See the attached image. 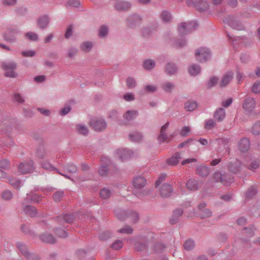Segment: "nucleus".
<instances>
[{
    "label": "nucleus",
    "mask_w": 260,
    "mask_h": 260,
    "mask_svg": "<svg viewBox=\"0 0 260 260\" xmlns=\"http://www.w3.org/2000/svg\"><path fill=\"white\" fill-rule=\"evenodd\" d=\"M218 79L215 77H212L207 83V86L208 88H211L214 86L217 83Z\"/></svg>",
    "instance_id": "nucleus-61"
},
{
    "label": "nucleus",
    "mask_w": 260,
    "mask_h": 260,
    "mask_svg": "<svg viewBox=\"0 0 260 260\" xmlns=\"http://www.w3.org/2000/svg\"><path fill=\"white\" fill-rule=\"evenodd\" d=\"M173 191L172 186L168 184H163L160 189V193L162 197L167 198L171 196Z\"/></svg>",
    "instance_id": "nucleus-19"
},
{
    "label": "nucleus",
    "mask_w": 260,
    "mask_h": 260,
    "mask_svg": "<svg viewBox=\"0 0 260 260\" xmlns=\"http://www.w3.org/2000/svg\"><path fill=\"white\" fill-rule=\"evenodd\" d=\"M126 84L129 88H133L136 87L137 83L134 78L129 77L126 79Z\"/></svg>",
    "instance_id": "nucleus-53"
},
{
    "label": "nucleus",
    "mask_w": 260,
    "mask_h": 260,
    "mask_svg": "<svg viewBox=\"0 0 260 260\" xmlns=\"http://www.w3.org/2000/svg\"><path fill=\"white\" fill-rule=\"evenodd\" d=\"M183 214V211L181 209H176L174 211L172 218L170 219V223L172 224L176 223L178 220V217H180Z\"/></svg>",
    "instance_id": "nucleus-34"
},
{
    "label": "nucleus",
    "mask_w": 260,
    "mask_h": 260,
    "mask_svg": "<svg viewBox=\"0 0 260 260\" xmlns=\"http://www.w3.org/2000/svg\"><path fill=\"white\" fill-rule=\"evenodd\" d=\"M216 142L219 147H223L226 149L229 148V139L225 138H220L216 139Z\"/></svg>",
    "instance_id": "nucleus-36"
},
{
    "label": "nucleus",
    "mask_w": 260,
    "mask_h": 260,
    "mask_svg": "<svg viewBox=\"0 0 260 260\" xmlns=\"http://www.w3.org/2000/svg\"><path fill=\"white\" fill-rule=\"evenodd\" d=\"M186 4L189 6H193L199 11L202 12L208 8V3L204 0H186Z\"/></svg>",
    "instance_id": "nucleus-9"
},
{
    "label": "nucleus",
    "mask_w": 260,
    "mask_h": 260,
    "mask_svg": "<svg viewBox=\"0 0 260 260\" xmlns=\"http://www.w3.org/2000/svg\"><path fill=\"white\" fill-rule=\"evenodd\" d=\"M186 188L191 191L199 189L200 185L198 180L195 179H189L186 183Z\"/></svg>",
    "instance_id": "nucleus-22"
},
{
    "label": "nucleus",
    "mask_w": 260,
    "mask_h": 260,
    "mask_svg": "<svg viewBox=\"0 0 260 260\" xmlns=\"http://www.w3.org/2000/svg\"><path fill=\"white\" fill-rule=\"evenodd\" d=\"M133 229L128 225H126L124 228L120 229L118 230V232L122 234H131L133 233Z\"/></svg>",
    "instance_id": "nucleus-56"
},
{
    "label": "nucleus",
    "mask_w": 260,
    "mask_h": 260,
    "mask_svg": "<svg viewBox=\"0 0 260 260\" xmlns=\"http://www.w3.org/2000/svg\"><path fill=\"white\" fill-rule=\"evenodd\" d=\"M25 37L30 41H37L39 39L38 35L34 32L29 31L25 34Z\"/></svg>",
    "instance_id": "nucleus-46"
},
{
    "label": "nucleus",
    "mask_w": 260,
    "mask_h": 260,
    "mask_svg": "<svg viewBox=\"0 0 260 260\" xmlns=\"http://www.w3.org/2000/svg\"><path fill=\"white\" fill-rule=\"evenodd\" d=\"M58 220L62 224L64 223H71L74 220V216L73 214H62L58 217Z\"/></svg>",
    "instance_id": "nucleus-29"
},
{
    "label": "nucleus",
    "mask_w": 260,
    "mask_h": 260,
    "mask_svg": "<svg viewBox=\"0 0 260 260\" xmlns=\"http://www.w3.org/2000/svg\"><path fill=\"white\" fill-rule=\"evenodd\" d=\"M63 195L64 191L63 190H58L53 194V199L56 202H59L63 197Z\"/></svg>",
    "instance_id": "nucleus-50"
},
{
    "label": "nucleus",
    "mask_w": 260,
    "mask_h": 260,
    "mask_svg": "<svg viewBox=\"0 0 260 260\" xmlns=\"http://www.w3.org/2000/svg\"><path fill=\"white\" fill-rule=\"evenodd\" d=\"M155 62L151 59H147L143 62L144 68L147 70H152L155 66Z\"/></svg>",
    "instance_id": "nucleus-42"
},
{
    "label": "nucleus",
    "mask_w": 260,
    "mask_h": 260,
    "mask_svg": "<svg viewBox=\"0 0 260 260\" xmlns=\"http://www.w3.org/2000/svg\"><path fill=\"white\" fill-rule=\"evenodd\" d=\"M10 167V162L7 159H3L0 161V168L3 169H8Z\"/></svg>",
    "instance_id": "nucleus-62"
},
{
    "label": "nucleus",
    "mask_w": 260,
    "mask_h": 260,
    "mask_svg": "<svg viewBox=\"0 0 260 260\" xmlns=\"http://www.w3.org/2000/svg\"><path fill=\"white\" fill-rule=\"evenodd\" d=\"M252 133L254 135L260 134V121L256 122L252 128Z\"/></svg>",
    "instance_id": "nucleus-54"
},
{
    "label": "nucleus",
    "mask_w": 260,
    "mask_h": 260,
    "mask_svg": "<svg viewBox=\"0 0 260 260\" xmlns=\"http://www.w3.org/2000/svg\"><path fill=\"white\" fill-rule=\"evenodd\" d=\"M74 27L72 25H70L67 28L64 34V37L66 39H69L73 35Z\"/></svg>",
    "instance_id": "nucleus-59"
},
{
    "label": "nucleus",
    "mask_w": 260,
    "mask_h": 260,
    "mask_svg": "<svg viewBox=\"0 0 260 260\" xmlns=\"http://www.w3.org/2000/svg\"><path fill=\"white\" fill-rule=\"evenodd\" d=\"M16 245L19 251L27 260H39L40 259L37 254L29 252L26 245L23 243L18 242L16 243Z\"/></svg>",
    "instance_id": "nucleus-3"
},
{
    "label": "nucleus",
    "mask_w": 260,
    "mask_h": 260,
    "mask_svg": "<svg viewBox=\"0 0 260 260\" xmlns=\"http://www.w3.org/2000/svg\"><path fill=\"white\" fill-rule=\"evenodd\" d=\"M111 191L108 188H104L100 192V196L102 199H107L111 195Z\"/></svg>",
    "instance_id": "nucleus-41"
},
{
    "label": "nucleus",
    "mask_w": 260,
    "mask_h": 260,
    "mask_svg": "<svg viewBox=\"0 0 260 260\" xmlns=\"http://www.w3.org/2000/svg\"><path fill=\"white\" fill-rule=\"evenodd\" d=\"M225 117V111L222 108L217 109L214 113V117L219 122L223 121Z\"/></svg>",
    "instance_id": "nucleus-30"
},
{
    "label": "nucleus",
    "mask_w": 260,
    "mask_h": 260,
    "mask_svg": "<svg viewBox=\"0 0 260 260\" xmlns=\"http://www.w3.org/2000/svg\"><path fill=\"white\" fill-rule=\"evenodd\" d=\"M77 52H78V49L77 48H73V47L70 48L68 50V56L71 58H73L75 55H76V54H77Z\"/></svg>",
    "instance_id": "nucleus-64"
},
{
    "label": "nucleus",
    "mask_w": 260,
    "mask_h": 260,
    "mask_svg": "<svg viewBox=\"0 0 260 260\" xmlns=\"http://www.w3.org/2000/svg\"><path fill=\"white\" fill-rule=\"evenodd\" d=\"M174 87V84L172 82H167L162 85V88L166 92H171Z\"/></svg>",
    "instance_id": "nucleus-48"
},
{
    "label": "nucleus",
    "mask_w": 260,
    "mask_h": 260,
    "mask_svg": "<svg viewBox=\"0 0 260 260\" xmlns=\"http://www.w3.org/2000/svg\"><path fill=\"white\" fill-rule=\"evenodd\" d=\"M37 156L40 159L45 158L48 155L47 151L43 146H40L36 151Z\"/></svg>",
    "instance_id": "nucleus-40"
},
{
    "label": "nucleus",
    "mask_w": 260,
    "mask_h": 260,
    "mask_svg": "<svg viewBox=\"0 0 260 260\" xmlns=\"http://www.w3.org/2000/svg\"><path fill=\"white\" fill-rule=\"evenodd\" d=\"M200 215L202 218H206L211 216L212 212L209 209H205L201 211Z\"/></svg>",
    "instance_id": "nucleus-57"
},
{
    "label": "nucleus",
    "mask_w": 260,
    "mask_h": 260,
    "mask_svg": "<svg viewBox=\"0 0 260 260\" xmlns=\"http://www.w3.org/2000/svg\"><path fill=\"white\" fill-rule=\"evenodd\" d=\"M178 68L175 64L168 63L165 68V73L170 76L175 75L177 72Z\"/></svg>",
    "instance_id": "nucleus-25"
},
{
    "label": "nucleus",
    "mask_w": 260,
    "mask_h": 260,
    "mask_svg": "<svg viewBox=\"0 0 260 260\" xmlns=\"http://www.w3.org/2000/svg\"><path fill=\"white\" fill-rule=\"evenodd\" d=\"M80 47L82 51L85 52H88L92 48L93 44L90 41H85L81 44Z\"/></svg>",
    "instance_id": "nucleus-37"
},
{
    "label": "nucleus",
    "mask_w": 260,
    "mask_h": 260,
    "mask_svg": "<svg viewBox=\"0 0 260 260\" xmlns=\"http://www.w3.org/2000/svg\"><path fill=\"white\" fill-rule=\"evenodd\" d=\"M115 214L118 219L123 220L125 219L126 217H129L131 218L132 222L134 223L137 222L139 218L138 213L132 211L117 210L115 211Z\"/></svg>",
    "instance_id": "nucleus-1"
},
{
    "label": "nucleus",
    "mask_w": 260,
    "mask_h": 260,
    "mask_svg": "<svg viewBox=\"0 0 260 260\" xmlns=\"http://www.w3.org/2000/svg\"><path fill=\"white\" fill-rule=\"evenodd\" d=\"M129 138L132 141L138 142L142 139L143 136L140 133L135 132L129 134Z\"/></svg>",
    "instance_id": "nucleus-38"
},
{
    "label": "nucleus",
    "mask_w": 260,
    "mask_h": 260,
    "mask_svg": "<svg viewBox=\"0 0 260 260\" xmlns=\"http://www.w3.org/2000/svg\"><path fill=\"white\" fill-rule=\"evenodd\" d=\"M142 20V18L139 15L133 14L127 17L125 21L128 27L134 28L140 24Z\"/></svg>",
    "instance_id": "nucleus-11"
},
{
    "label": "nucleus",
    "mask_w": 260,
    "mask_h": 260,
    "mask_svg": "<svg viewBox=\"0 0 260 260\" xmlns=\"http://www.w3.org/2000/svg\"><path fill=\"white\" fill-rule=\"evenodd\" d=\"M250 147V142L248 139H241L238 143L239 149L242 152L247 151Z\"/></svg>",
    "instance_id": "nucleus-23"
},
{
    "label": "nucleus",
    "mask_w": 260,
    "mask_h": 260,
    "mask_svg": "<svg viewBox=\"0 0 260 260\" xmlns=\"http://www.w3.org/2000/svg\"><path fill=\"white\" fill-rule=\"evenodd\" d=\"M23 211L25 213V214L31 217H35L37 216V210L35 207L32 206H25L23 207Z\"/></svg>",
    "instance_id": "nucleus-24"
},
{
    "label": "nucleus",
    "mask_w": 260,
    "mask_h": 260,
    "mask_svg": "<svg viewBox=\"0 0 260 260\" xmlns=\"http://www.w3.org/2000/svg\"><path fill=\"white\" fill-rule=\"evenodd\" d=\"M80 6V3L78 0H69L66 4L67 8L75 7L78 8Z\"/></svg>",
    "instance_id": "nucleus-49"
},
{
    "label": "nucleus",
    "mask_w": 260,
    "mask_h": 260,
    "mask_svg": "<svg viewBox=\"0 0 260 260\" xmlns=\"http://www.w3.org/2000/svg\"><path fill=\"white\" fill-rule=\"evenodd\" d=\"M9 182L11 184L13 187L15 188H19L21 186V181L19 180L13 178L9 179Z\"/></svg>",
    "instance_id": "nucleus-47"
},
{
    "label": "nucleus",
    "mask_w": 260,
    "mask_h": 260,
    "mask_svg": "<svg viewBox=\"0 0 260 260\" xmlns=\"http://www.w3.org/2000/svg\"><path fill=\"white\" fill-rule=\"evenodd\" d=\"M256 192V189L254 187H251L246 192V196L248 198H252Z\"/></svg>",
    "instance_id": "nucleus-60"
},
{
    "label": "nucleus",
    "mask_w": 260,
    "mask_h": 260,
    "mask_svg": "<svg viewBox=\"0 0 260 260\" xmlns=\"http://www.w3.org/2000/svg\"><path fill=\"white\" fill-rule=\"evenodd\" d=\"M169 125V123L168 122L161 127L160 134L157 137V139L159 142H161L167 141L168 137L166 131Z\"/></svg>",
    "instance_id": "nucleus-26"
},
{
    "label": "nucleus",
    "mask_w": 260,
    "mask_h": 260,
    "mask_svg": "<svg viewBox=\"0 0 260 260\" xmlns=\"http://www.w3.org/2000/svg\"><path fill=\"white\" fill-rule=\"evenodd\" d=\"M131 4L127 1H120L115 5V8L118 11H126L130 9Z\"/></svg>",
    "instance_id": "nucleus-17"
},
{
    "label": "nucleus",
    "mask_w": 260,
    "mask_h": 260,
    "mask_svg": "<svg viewBox=\"0 0 260 260\" xmlns=\"http://www.w3.org/2000/svg\"><path fill=\"white\" fill-rule=\"evenodd\" d=\"M198 106L197 102L192 101H188L185 103L184 108L188 111H192Z\"/></svg>",
    "instance_id": "nucleus-39"
},
{
    "label": "nucleus",
    "mask_w": 260,
    "mask_h": 260,
    "mask_svg": "<svg viewBox=\"0 0 260 260\" xmlns=\"http://www.w3.org/2000/svg\"><path fill=\"white\" fill-rule=\"evenodd\" d=\"M19 32L17 27L11 28L3 35L4 39L10 43H13L16 41L15 36L19 34Z\"/></svg>",
    "instance_id": "nucleus-10"
},
{
    "label": "nucleus",
    "mask_w": 260,
    "mask_h": 260,
    "mask_svg": "<svg viewBox=\"0 0 260 260\" xmlns=\"http://www.w3.org/2000/svg\"><path fill=\"white\" fill-rule=\"evenodd\" d=\"M138 115V112L137 110H128L124 115V118L127 121L135 119Z\"/></svg>",
    "instance_id": "nucleus-31"
},
{
    "label": "nucleus",
    "mask_w": 260,
    "mask_h": 260,
    "mask_svg": "<svg viewBox=\"0 0 260 260\" xmlns=\"http://www.w3.org/2000/svg\"><path fill=\"white\" fill-rule=\"evenodd\" d=\"M194 246V241L191 240L186 241L184 244V247L187 250H191L193 248Z\"/></svg>",
    "instance_id": "nucleus-55"
},
{
    "label": "nucleus",
    "mask_w": 260,
    "mask_h": 260,
    "mask_svg": "<svg viewBox=\"0 0 260 260\" xmlns=\"http://www.w3.org/2000/svg\"><path fill=\"white\" fill-rule=\"evenodd\" d=\"M40 165H41V167L44 169H46L47 170H55L56 171V172H57L58 174H60L61 175H62L67 178L71 179V178L68 175L60 173L58 169L54 168L53 166V165L50 164V162H49V161H48L47 160H43V161H41Z\"/></svg>",
    "instance_id": "nucleus-18"
},
{
    "label": "nucleus",
    "mask_w": 260,
    "mask_h": 260,
    "mask_svg": "<svg viewBox=\"0 0 260 260\" xmlns=\"http://www.w3.org/2000/svg\"><path fill=\"white\" fill-rule=\"evenodd\" d=\"M89 124L93 129L98 132H103L107 128L106 121L101 118L92 119L89 122Z\"/></svg>",
    "instance_id": "nucleus-4"
},
{
    "label": "nucleus",
    "mask_w": 260,
    "mask_h": 260,
    "mask_svg": "<svg viewBox=\"0 0 260 260\" xmlns=\"http://www.w3.org/2000/svg\"><path fill=\"white\" fill-rule=\"evenodd\" d=\"M252 91L254 93H260V81L255 82L252 86Z\"/></svg>",
    "instance_id": "nucleus-63"
},
{
    "label": "nucleus",
    "mask_w": 260,
    "mask_h": 260,
    "mask_svg": "<svg viewBox=\"0 0 260 260\" xmlns=\"http://www.w3.org/2000/svg\"><path fill=\"white\" fill-rule=\"evenodd\" d=\"M160 17L162 20L165 22H169L172 19L171 14L167 11H162L160 14Z\"/></svg>",
    "instance_id": "nucleus-51"
},
{
    "label": "nucleus",
    "mask_w": 260,
    "mask_h": 260,
    "mask_svg": "<svg viewBox=\"0 0 260 260\" xmlns=\"http://www.w3.org/2000/svg\"><path fill=\"white\" fill-rule=\"evenodd\" d=\"M234 76V73L232 72H229L226 73L222 77L219 86L221 87L226 86L232 80Z\"/></svg>",
    "instance_id": "nucleus-20"
},
{
    "label": "nucleus",
    "mask_w": 260,
    "mask_h": 260,
    "mask_svg": "<svg viewBox=\"0 0 260 260\" xmlns=\"http://www.w3.org/2000/svg\"><path fill=\"white\" fill-rule=\"evenodd\" d=\"M198 26V24L196 21L182 22L178 26V32L181 36L187 35L194 30Z\"/></svg>",
    "instance_id": "nucleus-2"
},
{
    "label": "nucleus",
    "mask_w": 260,
    "mask_h": 260,
    "mask_svg": "<svg viewBox=\"0 0 260 260\" xmlns=\"http://www.w3.org/2000/svg\"><path fill=\"white\" fill-rule=\"evenodd\" d=\"M2 197L5 200H10L12 198L13 194L11 191L9 190H6L2 193Z\"/></svg>",
    "instance_id": "nucleus-58"
},
{
    "label": "nucleus",
    "mask_w": 260,
    "mask_h": 260,
    "mask_svg": "<svg viewBox=\"0 0 260 260\" xmlns=\"http://www.w3.org/2000/svg\"><path fill=\"white\" fill-rule=\"evenodd\" d=\"M241 164L240 161H236L234 163H230L228 165V168L229 170L234 173H238L241 168Z\"/></svg>",
    "instance_id": "nucleus-33"
},
{
    "label": "nucleus",
    "mask_w": 260,
    "mask_h": 260,
    "mask_svg": "<svg viewBox=\"0 0 260 260\" xmlns=\"http://www.w3.org/2000/svg\"><path fill=\"white\" fill-rule=\"evenodd\" d=\"M108 27L105 25H103L99 28V36L101 38H104L108 35Z\"/></svg>",
    "instance_id": "nucleus-44"
},
{
    "label": "nucleus",
    "mask_w": 260,
    "mask_h": 260,
    "mask_svg": "<svg viewBox=\"0 0 260 260\" xmlns=\"http://www.w3.org/2000/svg\"><path fill=\"white\" fill-rule=\"evenodd\" d=\"M255 106V102L253 98L247 97L243 104V109L247 112H252Z\"/></svg>",
    "instance_id": "nucleus-13"
},
{
    "label": "nucleus",
    "mask_w": 260,
    "mask_h": 260,
    "mask_svg": "<svg viewBox=\"0 0 260 260\" xmlns=\"http://www.w3.org/2000/svg\"><path fill=\"white\" fill-rule=\"evenodd\" d=\"M182 158L181 154L179 152L175 153L171 157L167 159V164L171 166L177 165L179 160Z\"/></svg>",
    "instance_id": "nucleus-28"
},
{
    "label": "nucleus",
    "mask_w": 260,
    "mask_h": 260,
    "mask_svg": "<svg viewBox=\"0 0 260 260\" xmlns=\"http://www.w3.org/2000/svg\"><path fill=\"white\" fill-rule=\"evenodd\" d=\"M77 132L84 136L87 135L88 133V129L87 127L83 124H78L77 125Z\"/></svg>",
    "instance_id": "nucleus-45"
},
{
    "label": "nucleus",
    "mask_w": 260,
    "mask_h": 260,
    "mask_svg": "<svg viewBox=\"0 0 260 260\" xmlns=\"http://www.w3.org/2000/svg\"><path fill=\"white\" fill-rule=\"evenodd\" d=\"M216 125V122L212 119L207 120L205 123V128L207 129H211Z\"/></svg>",
    "instance_id": "nucleus-52"
},
{
    "label": "nucleus",
    "mask_w": 260,
    "mask_h": 260,
    "mask_svg": "<svg viewBox=\"0 0 260 260\" xmlns=\"http://www.w3.org/2000/svg\"><path fill=\"white\" fill-rule=\"evenodd\" d=\"M223 20L224 22L228 24L234 29L242 30L244 28V26L242 24L237 20L234 16L228 15L224 17Z\"/></svg>",
    "instance_id": "nucleus-7"
},
{
    "label": "nucleus",
    "mask_w": 260,
    "mask_h": 260,
    "mask_svg": "<svg viewBox=\"0 0 260 260\" xmlns=\"http://www.w3.org/2000/svg\"><path fill=\"white\" fill-rule=\"evenodd\" d=\"M50 22V19L48 15H44L40 17L37 20V24L39 27L42 29L46 28Z\"/></svg>",
    "instance_id": "nucleus-15"
},
{
    "label": "nucleus",
    "mask_w": 260,
    "mask_h": 260,
    "mask_svg": "<svg viewBox=\"0 0 260 260\" xmlns=\"http://www.w3.org/2000/svg\"><path fill=\"white\" fill-rule=\"evenodd\" d=\"M197 174L202 177H206L209 174V168L206 166H201L197 168Z\"/></svg>",
    "instance_id": "nucleus-32"
},
{
    "label": "nucleus",
    "mask_w": 260,
    "mask_h": 260,
    "mask_svg": "<svg viewBox=\"0 0 260 260\" xmlns=\"http://www.w3.org/2000/svg\"><path fill=\"white\" fill-rule=\"evenodd\" d=\"M4 70L6 71L5 76L6 77L15 78L17 77L16 73L14 70L16 68V63L14 61L4 62L2 64Z\"/></svg>",
    "instance_id": "nucleus-6"
},
{
    "label": "nucleus",
    "mask_w": 260,
    "mask_h": 260,
    "mask_svg": "<svg viewBox=\"0 0 260 260\" xmlns=\"http://www.w3.org/2000/svg\"><path fill=\"white\" fill-rule=\"evenodd\" d=\"M132 184L135 188L141 189L146 184V179L143 176H137L134 178Z\"/></svg>",
    "instance_id": "nucleus-14"
},
{
    "label": "nucleus",
    "mask_w": 260,
    "mask_h": 260,
    "mask_svg": "<svg viewBox=\"0 0 260 260\" xmlns=\"http://www.w3.org/2000/svg\"><path fill=\"white\" fill-rule=\"evenodd\" d=\"M41 198L42 196L31 191L27 193L26 197L24 201H26V203H27V201L29 200L32 203H38L41 200Z\"/></svg>",
    "instance_id": "nucleus-21"
},
{
    "label": "nucleus",
    "mask_w": 260,
    "mask_h": 260,
    "mask_svg": "<svg viewBox=\"0 0 260 260\" xmlns=\"http://www.w3.org/2000/svg\"><path fill=\"white\" fill-rule=\"evenodd\" d=\"M41 240L45 243L54 244L56 242L55 238L51 234H43L40 236Z\"/></svg>",
    "instance_id": "nucleus-27"
},
{
    "label": "nucleus",
    "mask_w": 260,
    "mask_h": 260,
    "mask_svg": "<svg viewBox=\"0 0 260 260\" xmlns=\"http://www.w3.org/2000/svg\"><path fill=\"white\" fill-rule=\"evenodd\" d=\"M188 72L191 76H197L201 72V67L198 64H193L188 68Z\"/></svg>",
    "instance_id": "nucleus-35"
},
{
    "label": "nucleus",
    "mask_w": 260,
    "mask_h": 260,
    "mask_svg": "<svg viewBox=\"0 0 260 260\" xmlns=\"http://www.w3.org/2000/svg\"><path fill=\"white\" fill-rule=\"evenodd\" d=\"M195 55L196 59L201 62H205L211 58L210 51L206 48H201L196 50Z\"/></svg>",
    "instance_id": "nucleus-5"
},
{
    "label": "nucleus",
    "mask_w": 260,
    "mask_h": 260,
    "mask_svg": "<svg viewBox=\"0 0 260 260\" xmlns=\"http://www.w3.org/2000/svg\"><path fill=\"white\" fill-rule=\"evenodd\" d=\"M64 170L69 173L74 174L77 172V168L74 165L68 164L63 167Z\"/></svg>",
    "instance_id": "nucleus-43"
},
{
    "label": "nucleus",
    "mask_w": 260,
    "mask_h": 260,
    "mask_svg": "<svg viewBox=\"0 0 260 260\" xmlns=\"http://www.w3.org/2000/svg\"><path fill=\"white\" fill-rule=\"evenodd\" d=\"M215 177L217 179L216 181H220L225 185H228L233 182V179L229 177L228 175L225 174L217 173L215 174Z\"/></svg>",
    "instance_id": "nucleus-16"
},
{
    "label": "nucleus",
    "mask_w": 260,
    "mask_h": 260,
    "mask_svg": "<svg viewBox=\"0 0 260 260\" xmlns=\"http://www.w3.org/2000/svg\"><path fill=\"white\" fill-rule=\"evenodd\" d=\"M34 169V162L32 160L21 162L18 166V171L22 174L32 173Z\"/></svg>",
    "instance_id": "nucleus-8"
},
{
    "label": "nucleus",
    "mask_w": 260,
    "mask_h": 260,
    "mask_svg": "<svg viewBox=\"0 0 260 260\" xmlns=\"http://www.w3.org/2000/svg\"><path fill=\"white\" fill-rule=\"evenodd\" d=\"M117 154L121 161H124L132 157L133 153L131 150L121 148L117 150Z\"/></svg>",
    "instance_id": "nucleus-12"
}]
</instances>
